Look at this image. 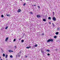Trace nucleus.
<instances>
[{
    "mask_svg": "<svg viewBox=\"0 0 60 60\" xmlns=\"http://www.w3.org/2000/svg\"><path fill=\"white\" fill-rule=\"evenodd\" d=\"M53 39H49L47 40V42H49V41H51V42H53Z\"/></svg>",
    "mask_w": 60,
    "mask_h": 60,
    "instance_id": "nucleus-1",
    "label": "nucleus"
},
{
    "mask_svg": "<svg viewBox=\"0 0 60 60\" xmlns=\"http://www.w3.org/2000/svg\"><path fill=\"white\" fill-rule=\"evenodd\" d=\"M20 54L19 53H18V54L16 55V57H20Z\"/></svg>",
    "mask_w": 60,
    "mask_h": 60,
    "instance_id": "nucleus-2",
    "label": "nucleus"
},
{
    "mask_svg": "<svg viewBox=\"0 0 60 60\" xmlns=\"http://www.w3.org/2000/svg\"><path fill=\"white\" fill-rule=\"evenodd\" d=\"M41 52L42 53H43V54H44V51H43V49H41Z\"/></svg>",
    "mask_w": 60,
    "mask_h": 60,
    "instance_id": "nucleus-3",
    "label": "nucleus"
},
{
    "mask_svg": "<svg viewBox=\"0 0 60 60\" xmlns=\"http://www.w3.org/2000/svg\"><path fill=\"white\" fill-rule=\"evenodd\" d=\"M52 19L54 21H56V18L55 17H53Z\"/></svg>",
    "mask_w": 60,
    "mask_h": 60,
    "instance_id": "nucleus-4",
    "label": "nucleus"
},
{
    "mask_svg": "<svg viewBox=\"0 0 60 60\" xmlns=\"http://www.w3.org/2000/svg\"><path fill=\"white\" fill-rule=\"evenodd\" d=\"M37 18H38L39 19V18L41 17V16L37 15Z\"/></svg>",
    "mask_w": 60,
    "mask_h": 60,
    "instance_id": "nucleus-5",
    "label": "nucleus"
},
{
    "mask_svg": "<svg viewBox=\"0 0 60 60\" xmlns=\"http://www.w3.org/2000/svg\"><path fill=\"white\" fill-rule=\"evenodd\" d=\"M8 39H9V38L8 37L6 38L5 40V41H8Z\"/></svg>",
    "mask_w": 60,
    "mask_h": 60,
    "instance_id": "nucleus-6",
    "label": "nucleus"
},
{
    "mask_svg": "<svg viewBox=\"0 0 60 60\" xmlns=\"http://www.w3.org/2000/svg\"><path fill=\"white\" fill-rule=\"evenodd\" d=\"M18 12H20L21 11V10L20 9H19L17 11Z\"/></svg>",
    "mask_w": 60,
    "mask_h": 60,
    "instance_id": "nucleus-7",
    "label": "nucleus"
},
{
    "mask_svg": "<svg viewBox=\"0 0 60 60\" xmlns=\"http://www.w3.org/2000/svg\"><path fill=\"white\" fill-rule=\"evenodd\" d=\"M31 46H30L28 47H26V49H29V48H31Z\"/></svg>",
    "mask_w": 60,
    "mask_h": 60,
    "instance_id": "nucleus-8",
    "label": "nucleus"
},
{
    "mask_svg": "<svg viewBox=\"0 0 60 60\" xmlns=\"http://www.w3.org/2000/svg\"><path fill=\"white\" fill-rule=\"evenodd\" d=\"M58 34H59V32H57L56 33V35Z\"/></svg>",
    "mask_w": 60,
    "mask_h": 60,
    "instance_id": "nucleus-9",
    "label": "nucleus"
},
{
    "mask_svg": "<svg viewBox=\"0 0 60 60\" xmlns=\"http://www.w3.org/2000/svg\"><path fill=\"white\" fill-rule=\"evenodd\" d=\"M38 46V45L36 44L34 46L35 47H37Z\"/></svg>",
    "mask_w": 60,
    "mask_h": 60,
    "instance_id": "nucleus-10",
    "label": "nucleus"
},
{
    "mask_svg": "<svg viewBox=\"0 0 60 60\" xmlns=\"http://www.w3.org/2000/svg\"><path fill=\"white\" fill-rule=\"evenodd\" d=\"M60 30V28L59 27H58L57 28V30Z\"/></svg>",
    "mask_w": 60,
    "mask_h": 60,
    "instance_id": "nucleus-11",
    "label": "nucleus"
},
{
    "mask_svg": "<svg viewBox=\"0 0 60 60\" xmlns=\"http://www.w3.org/2000/svg\"><path fill=\"white\" fill-rule=\"evenodd\" d=\"M43 21H44V22H45V21H46V19H43Z\"/></svg>",
    "mask_w": 60,
    "mask_h": 60,
    "instance_id": "nucleus-12",
    "label": "nucleus"
},
{
    "mask_svg": "<svg viewBox=\"0 0 60 60\" xmlns=\"http://www.w3.org/2000/svg\"><path fill=\"white\" fill-rule=\"evenodd\" d=\"M9 52H12V50H9Z\"/></svg>",
    "mask_w": 60,
    "mask_h": 60,
    "instance_id": "nucleus-13",
    "label": "nucleus"
},
{
    "mask_svg": "<svg viewBox=\"0 0 60 60\" xmlns=\"http://www.w3.org/2000/svg\"><path fill=\"white\" fill-rule=\"evenodd\" d=\"M46 51H47V52H49V50L48 49L47 50H46Z\"/></svg>",
    "mask_w": 60,
    "mask_h": 60,
    "instance_id": "nucleus-14",
    "label": "nucleus"
},
{
    "mask_svg": "<svg viewBox=\"0 0 60 60\" xmlns=\"http://www.w3.org/2000/svg\"><path fill=\"white\" fill-rule=\"evenodd\" d=\"M1 18H4V15H1Z\"/></svg>",
    "mask_w": 60,
    "mask_h": 60,
    "instance_id": "nucleus-15",
    "label": "nucleus"
},
{
    "mask_svg": "<svg viewBox=\"0 0 60 60\" xmlns=\"http://www.w3.org/2000/svg\"><path fill=\"white\" fill-rule=\"evenodd\" d=\"M6 15L7 16H11V15H10V14H8V15L7 14Z\"/></svg>",
    "mask_w": 60,
    "mask_h": 60,
    "instance_id": "nucleus-16",
    "label": "nucleus"
},
{
    "mask_svg": "<svg viewBox=\"0 0 60 60\" xmlns=\"http://www.w3.org/2000/svg\"><path fill=\"white\" fill-rule=\"evenodd\" d=\"M7 56H8V55H6V56L5 57L6 58H7Z\"/></svg>",
    "mask_w": 60,
    "mask_h": 60,
    "instance_id": "nucleus-17",
    "label": "nucleus"
},
{
    "mask_svg": "<svg viewBox=\"0 0 60 60\" xmlns=\"http://www.w3.org/2000/svg\"><path fill=\"white\" fill-rule=\"evenodd\" d=\"M8 26H7L5 28V29H7L8 28Z\"/></svg>",
    "mask_w": 60,
    "mask_h": 60,
    "instance_id": "nucleus-18",
    "label": "nucleus"
},
{
    "mask_svg": "<svg viewBox=\"0 0 60 60\" xmlns=\"http://www.w3.org/2000/svg\"><path fill=\"white\" fill-rule=\"evenodd\" d=\"M26 4V3H25L23 4V6H25Z\"/></svg>",
    "mask_w": 60,
    "mask_h": 60,
    "instance_id": "nucleus-19",
    "label": "nucleus"
},
{
    "mask_svg": "<svg viewBox=\"0 0 60 60\" xmlns=\"http://www.w3.org/2000/svg\"><path fill=\"white\" fill-rule=\"evenodd\" d=\"M24 41L23 40H22L21 42H23Z\"/></svg>",
    "mask_w": 60,
    "mask_h": 60,
    "instance_id": "nucleus-20",
    "label": "nucleus"
},
{
    "mask_svg": "<svg viewBox=\"0 0 60 60\" xmlns=\"http://www.w3.org/2000/svg\"><path fill=\"white\" fill-rule=\"evenodd\" d=\"M3 56L4 57L5 56V54H4V53L3 54Z\"/></svg>",
    "mask_w": 60,
    "mask_h": 60,
    "instance_id": "nucleus-21",
    "label": "nucleus"
},
{
    "mask_svg": "<svg viewBox=\"0 0 60 60\" xmlns=\"http://www.w3.org/2000/svg\"><path fill=\"white\" fill-rule=\"evenodd\" d=\"M10 57H11V58H12V57H13V56H12V55H11L10 56Z\"/></svg>",
    "mask_w": 60,
    "mask_h": 60,
    "instance_id": "nucleus-22",
    "label": "nucleus"
},
{
    "mask_svg": "<svg viewBox=\"0 0 60 60\" xmlns=\"http://www.w3.org/2000/svg\"><path fill=\"white\" fill-rule=\"evenodd\" d=\"M48 19H51V17H49L48 18Z\"/></svg>",
    "mask_w": 60,
    "mask_h": 60,
    "instance_id": "nucleus-23",
    "label": "nucleus"
},
{
    "mask_svg": "<svg viewBox=\"0 0 60 60\" xmlns=\"http://www.w3.org/2000/svg\"><path fill=\"white\" fill-rule=\"evenodd\" d=\"M52 26H55V25H54V23H52Z\"/></svg>",
    "mask_w": 60,
    "mask_h": 60,
    "instance_id": "nucleus-24",
    "label": "nucleus"
},
{
    "mask_svg": "<svg viewBox=\"0 0 60 60\" xmlns=\"http://www.w3.org/2000/svg\"><path fill=\"white\" fill-rule=\"evenodd\" d=\"M54 38H56V36H54Z\"/></svg>",
    "mask_w": 60,
    "mask_h": 60,
    "instance_id": "nucleus-25",
    "label": "nucleus"
},
{
    "mask_svg": "<svg viewBox=\"0 0 60 60\" xmlns=\"http://www.w3.org/2000/svg\"><path fill=\"white\" fill-rule=\"evenodd\" d=\"M16 41V39L15 38L13 40V41Z\"/></svg>",
    "mask_w": 60,
    "mask_h": 60,
    "instance_id": "nucleus-26",
    "label": "nucleus"
},
{
    "mask_svg": "<svg viewBox=\"0 0 60 60\" xmlns=\"http://www.w3.org/2000/svg\"><path fill=\"white\" fill-rule=\"evenodd\" d=\"M30 14H33V13H32V12H30Z\"/></svg>",
    "mask_w": 60,
    "mask_h": 60,
    "instance_id": "nucleus-27",
    "label": "nucleus"
},
{
    "mask_svg": "<svg viewBox=\"0 0 60 60\" xmlns=\"http://www.w3.org/2000/svg\"><path fill=\"white\" fill-rule=\"evenodd\" d=\"M25 58H27V56H25Z\"/></svg>",
    "mask_w": 60,
    "mask_h": 60,
    "instance_id": "nucleus-28",
    "label": "nucleus"
},
{
    "mask_svg": "<svg viewBox=\"0 0 60 60\" xmlns=\"http://www.w3.org/2000/svg\"><path fill=\"white\" fill-rule=\"evenodd\" d=\"M53 15H54V12H53Z\"/></svg>",
    "mask_w": 60,
    "mask_h": 60,
    "instance_id": "nucleus-29",
    "label": "nucleus"
},
{
    "mask_svg": "<svg viewBox=\"0 0 60 60\" xmlns=\"http://www.w3.org/2000/svg\"><path fill=\"white\" fill-rule=\"evenodd\" d=\"M47 55L48 56H50V54H49L48 53L47 54Z\"/></svg>",
    "mask_w": 60,
    "mask_h": 60,
    "instance_id": "nucleus-30",
    "label": "nucleus"
},
{
    "mask_svg": "<svg viewBox=\"0 0 60 60\" xmlns=\"http://www.w3.org/2000/svg\"><path fill=\"white\" fill-rule=\"evenodd\" d=\"M38 8H40V7L39 6H38Z\"/></svg>",
    "mask_w": 60,
    "mask_h": 60,
    "instance_id": "nucleus-31",
    "label": "nucleus"
},
{
    "mask_svg": "<svg viewBox=\"0 0 60 60\" xmlns=\"http://www.w3.org/2000/svg\"><path fill=\"white\" fill-rule=\"evenodd\" d=\"M33 6H36V5H33Z\"/></svg>",
    "mask_w": 60,
    "mask_h": 60,
    "instance_id": "nucleus-32",
    "label": "nucleus"
},
{
    "mask_svg": "<svg viewBox=\"0 0 60 60\" xmlns=\"http://www.w3.org/2000/svg\"><path fill=\"white\" fill-rule=\"evenodd\" d=\"M21 38H19V41H20V40H21Z\"/></svg>",
    "mask_w": 60,
    "mask_h": 60,
    "instance_id": "nucleus-33",
    "label": "nucleus"
},
{
    "mask_svg": "<svg viewBox=\"0 0 60 60\" xmlns=\"http://www.w3.org/2000/svg\"><path fill=\"white\" fill-rule=\"evenodd\" d=\"M44 35V34H42V35Z\"/></svg>",
    "mask_w": 60,
    "mask_h": 60,
    "instance_id": "nucleus-34",
    "label": "nucleus"
},
{
    "mask_svg": "<svg viewBox=\"0 0 60 60\" xmlns=\"http://www.w3.org/2000/svg\"><path fill=\"white\" fill-rule=\"evenodd\" d=\"M49 24H51V23H50V22H49Z\"/></svg>",
    "mask_w": 60,
    "mask_h": 60,
    "instance_id": "nucleus-35",
    "label": "nucleus"
},
{
    "mask_svg": "<svg viewBox=\"0 0 60 60\" xmlns=\"http://www.w3.org/2000/svg\"><path fill=\"white\" fill-rule=\"evenodd\" d=\"M32 6H34V5H32Z\"/></svg>",
    "mask_w": 60,
    "mask_h": 60,
    "instance_id": "nucleus-36",
    "label": "nucleus"
},
{
    "mask_svg": "<svg viewBox=\"0 0 60 60\" xmlns=\"http://www.w3.org/2000/svg\"><path fill=\"white\" fill-rule=\"evenodd\" d=\"M15 47L16 48V46H15Z\"/></svg>",
    "mask_w": 60,
    "mask_h": 60,
    "instance_id": "nucleus-37",
    "label": "nucleus"
},
{
    "mask_svg": "<svg viewBox=\"0 0 60 60\" xmlns=\"http://www.w3.org/2000/svg\"><path fill=\"white\" fill-rule=\"evenodd\" d=\"M21 53V52H20V53Z\"/></svg>",
    "mask_w": 60,
    "mask_h": 60,
    "instance_id": "nucleus-38",
    "label": "nucleus"
},
{
    "mask_svg": "<svg viewBox=\"0 0 60 60\" xmlns=\"http://www.w3.org/2000/svg\"><path fill=\"white\" fill-rule=\"evenodd\" d=\"M1 60H2V59H1Z\"/></svg>",
    "mask_w": 60,
    "mask_h": 60,
    "instance_id": "nucleus-39",
    "label": "nucleus"
},
{
    "mask_svg": "<svg viewBox=\"0 0 60 60\" xmlns=\"http://www.w3.org/2000/svg\"><path fill=\"white\" fill-rule=\"evenodd\" d=\"M24 35H25V34H23V35L24 36Z\"/></svg>",
    "mask_w": 60,
    "mask_h": 60,
    "instance_id": "nucleus-40",
    "label": "nucleus"
},
{
    "mask_svg": "<svg viewBox=\"0 0 60 60\" xmlns=\"http://www.w3.org/2000/svg\"><path fill=\"white\" fill-rule=\"evenodd\" d=\"M0 58H1V57L0 56Z\"/></svg>",
    "mask_w": 60,
    "mask_h": 60,
    "instance_id": "nucleus-41",
    "label": "nucleus"
},
{
    "mask_svg": "<svg viewBox=\"0 0 60 60\" xmlns=\"http://www.w3.org/2000/svg\"><path fill=\"white\" fill-rule=\"evenodd\" d=\"M22 0H21V1H22Z\"/></svg>",
    "mask_w": 60,
    "mask_h": 60,
    "instance_id": "nucleus-42",
    "label": "nucleus"
},
{
    "mask_svg": "<svg viewBox=\"0 0 60 60\" xmlns=\"http://www.w3.org/2000/svg\"><path fill=\"white\" fill-rule=\"evenodd\" d=\"M6 60H7V59Z\"/></svg>",
    "mask_w": 60,
    "mask_h": 60,
    "instance_id": "nucleus-43",
    "label": "nucleus"
}]
</instances>
